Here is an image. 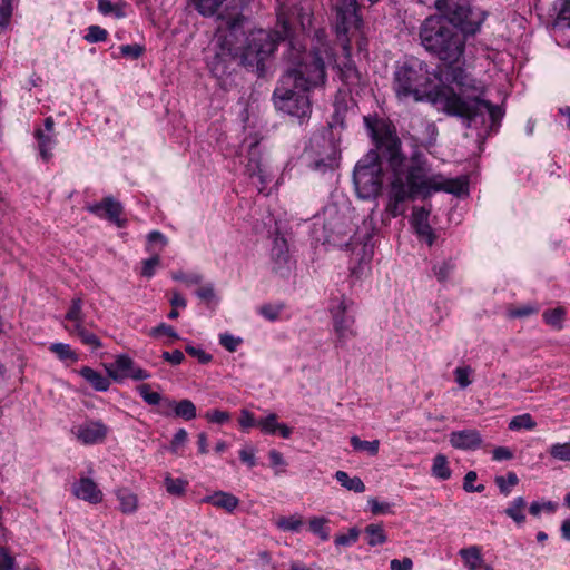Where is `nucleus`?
<instances>
[{"instance_id":"f257e3e1","label":"nucleus","mask_w":570,"mask_h":570,"mask_svg":"<svg viewBox=\"0 0 570 570\" xmlns=\"http://www.w3.org/2000/svg\"><path fill=\"white\" fill-rule=\"evenodd\" d=\"M376 148L386 160L390 177L385 213L395 218L406 212V203L416 195L424 197L435 191H446L460 195L466 189V181L461 178L446 179L441 174H434L429 164L420 157H413L411 164L401 153V140L390 129L372 130Z\"/></svg>"},{"instance_id":"f03ea898","label":"nucleus","mask_w":570,"mask_h":570,"mask_svg":"<svg viewBox=\"0 0 570 570\" xmlns=\"http://www.w3.org/2000/svg\"><path fill=\"white\" fill-rule=\"evenodd\" d=\"M420 39L429 52L446 65L445 80L455 85L464 99L476 100L478 112L489 117L490 129L497 128L503 116L501 107L482 99L484 86L461 66L464 60L465 35L455 30L442 17H429L420 28Z\"/></svg>"},{"instance_id":"7ed1b4c3","label":"nucleus","mask_w":570,"mask_h":570,"mask_svg":"<svg viewBox=\"0 0 570 570\" xmlns=\"http://www.w3.org/2000/svg\"><path fill=\"white\" fill-rule=\"evenodd\" d=\"M392 89L400 101H430L448 115L466 119L469 126L481 116L476 100L464 99L449 86L439 87L434 70L414 57L395 66Z\"/></svg>"},{"instance_id":"20e7f679","label":"nucleus","mask_w":570,"mask_h":570,"mask_svg":"<svg viewBox=\"0 0 570 570\" xmlns=\"http://www.w3.org/2000/svg\"><path fill=\"white\" fill-rule=\"evenodd\" d=\"M317 46L311 52H301L292 47L294 67L287 70L274 90V102L278 110L299 120L312 111L307 91L325 81V60L333 59L332 49L323 35L317 33Z\"/></svg>"},{"instance_id":"39448f33","label":"nucleus","mask_w":570,"mask_h":570,"mask_svg":"<svg viewBox=\"0 0 570 570\" xmlns=\"http://www.w3.org/2000/svg\"><path fill=\"white\" fill-rule=\"evenodd\" d=\"M278 20L283 24L282 36L279 32L263 29L254 30L246 36L243 28L244 18L239 14L223 20L217 29L223 55L226 52L239 59L243 66L259 69L264 60L276 49L278 40L289 35V27L283 12L278 13Z\"/></svg>"},{"instance_id":"423d86ee","label":"nucleus","mask_w":570,"mask_h":570,"mask_svg":"<svg viewBox=\"0 0 570 570\" xmlns=\"http://www.w3.org/2000/svg\"><path fill=\"white\" fill-rule=\"evenodd\" d=\"M383 176L390 183L391 173L381 150L368 151L355 166L353 181L362 199L376 197L382 187Z\"/></svg>"},{"instance_id":"0eeeda50","label":"nucleus","mask_w":570,"mask_h":570,"mask_svg":"<svg viewBox=\"0 0 570 570\" xmlns=\"http://www.w3.org/2000/svg\"><path fill=\"white\" fill-rule=\"evenodd\" d=\"M435 7L441 12L439 17L446 19L462 35H474L485 18L483 13L475 17L469 7L456 0H436Z\"/></svg>"},{"instance_id":"6e6552de","label":"nucleus","mask_w":570,"mask_h":570,"mask_svg":"<svg viewBox=\"0 0 570 570\" xmlns=\"http://www.w3.org/2000/svg\"><path fill=\"white\" fill-rule=\"evenodd\" d=\"M354 302L345 295L333 297L328 311L333 322L336 344L344 345L350 338L355 337L357 332L354 327Z\"/></svg>"},{"instance_id":"1a4fd4ad","label":"nucleus","mask_w":570,"mask_h":570,"mask_svg":"<svg viewBox=\"0 0 570 570\" xmlns=\"http://www.w3.org/2000/svg\"><path fill=\"white\" fill-rule=\"evenodd\" d=\"M321 219L324 233L323 242L341 245L353 233L350 217L335 204L327 205L323 209L322 217H318L317 220Z\"/></svg>"},{"instance_id":"9d476101","label":"nucleus","mask_w":570,"mask_h":570,"mask_svg":"<svg viewBox=\"0 0 570 570\" xmlns=\"http://www.w3.org/2000/svg\"><path fill=\"white\" fill-rule=\"evenodd\" d=\"M335 8V30L337 38L342 41L345 50H348L350 31H360L362 19L357 13L356 0H333Z\"/></svg>"},{"instance_id":"9b49d317","label":"nucleus","mask_w":570,"mask_h":570,"mask_svg":"<svg viewBox=\"0 0 570 570\" xmlns=\"http://www.w3.org/2000/svg\"><path fill=\"white\" fill-rule=\"evenodd\" d=\"M105 368L112 380L120 382L125 379L144 381L150 377V373L137 366L131 357L126 354L118 355L114 363L106 364Z\"/></svg>"},{"instance_id":"f8f14e48","label":"nucleus","mask_w":570,"mask_h":570,"mask_svg":"<svg viewBox=\"0 0 570 570\" xmlns=\"http://www.w3.org/2000/svg\"><path fill=\"white\" fill-rule=\"evenodd\" d=\"M246 173L252 178L258 179V190L263 191L266 185L272 180L273 175L267 164L262 161V155L258 144H252L248 150V163L246 164Z\"/></svg>"},{"instance_id":"ddd939ff","label":"nucleus","mask_w":570,"mask_h":570,"mask_svg":"<svg viewBox=\"0 0 570 570\" xmlns=\"http://www.w3.org/2000/svg\"><path fill=\"white\" fill-rule=\"evenodd\" d=\"M72 433L80 443L90 445L104 442L108 428L101 421H88L75 426Z\"/></svg>"},{"instance_id":"4468645a","label":"nucleus","mask_w":570,"mask_h":570,"mask_svg":"<svg viewBox=\"0 0 570 570\" xmlns=\"http://www.w3.org/2000/svg\"><path fill=\"white\" fill-rule=\"evenodd\" d=\"M35 137L38 141L41 158L48 161L51 158L52 149L57 144L55 122L51 117L45 119L43 128H38L35 131Z\"/></svg>"},{"instance_id":"2eb2a0df","label":"nucleus","mask_w":570,"mask_h":570,"mask_svg":"<svg viewBox=\"0 0 570 570\" xmlns=\"http://www.w3.org/2000/svg\"><path fill=\"white\" fill-rule=\"evenodd\" d=\"M72 494L80 500L91 504H97L102 501V491L98 488L97 483L90 478H80L72 484Z\"/></svg>"},{"instance_id":"dca6fc26","label":"nucleus","mask_w":570,"mask_h":570,"mask_svg":"<svg viewBox=\"0 0 570 570\" xmlns=\"http://www.w3.org/2000/svg\"><path fill=\"white\" fill-rule=\"evenodd\" d=\"M90 213L98 217L107 218L115 223L117 226H122L120 215L122 213V206L119 202H116L112 197H106L100 203L92 204L87 208Z\"/></svg>"},{"instance_id":"f3484780","label":"nucleus","mask_w":570,"mask_h":570,"mask_svg":"<svg viewBox=\"0 0 570 570\" xmlns=\"http://www.w3.org/2000/svg\"><path fill=\"white\" fill-rule=\"evenodd\" d=\"M159 413L164 416H169L174 413L176 416L181 417L186 421L194 420L197 416V410L195 404L190 400H181L176 402L174 400L166 399L163 402V409Z\"/></svg>"},{"instance_id":"a211bd4d","label":"nucleus","mask_w":570,"mask_h":570,"mask_svg":"<svg viewBox=\"0 0 570 570\" xmlns=\"http://www.w3.org/2000/svg\"><path fill=\"white\" fill-rule=\"evenodd\" d=\"M429 216L430 210L424 207H415L413 209L411 224L417 236L431 246L434 243L435 235L429 224Z\"/></svg>"},{"instance_id":"6ab92c4d","label":"nucleus","mask_w":570,"mask_h":570,"mask_svg":"<svg viewBox=\"0 0 570 570\" xmlns=\"http://www.w3.org/2000/svg\"><path fill=\"white\" fill-rule=\"evenodd\" d=\"M451 445L460 450H475L480 448L482 439L476 430H462L450 433Z\"/></svg>"},{"instance_id":"aec40b11","label":"nucleus","mask_w":570,"mask_h":570,"mask_svg":"<svg viewBox=\"0 0 570 570\" xmlns=\"http://www.w3.org/2000/svg\"><path fill=\"white\" fill-rule=\"evenodd\" d=\"M360 32H361V30L360 31H354V32L350 31L347 33L348 50L344 49V47L342 45V41L337 38V41L340 42V45H341V47H342V49L344 51L345 58L347 59V61L343 62V66H338L340 73H341V79H342V81H344L348 86L357 85L360 82V78H361L357 69L352 63V61L348 59L350 56H351V40H352V38H354Z\"/></svg>"},{"instance_id":"412c9836","label":"nucleus","mask_w":570,"mask_h":570,"mask_svg":"<svg viewBox=\"0 0 570 570\" xmlns=\"http://www.w3.org/2000/svg\"><path fill=\"white\" fill-rule=\"evenodd\" d=\"M203 503H208L217 509H222L228 513H233L239 505V499L225 491H215L202 499Z\"/></svg>"},{"instance_id":"4be33fe9","label":"nucleus","mask_w":570,"mask_h":570,"mask_svg":"<svg viewBox=\"0 0 570 570\" xmlns=\"http://www.w3.org/2000/svg\"><path fill=\"white\" fill-rule=\"evenodd\" d=\"M272 261L274 264V269L276 272H282L288 266L289 263V254H288V246L284 238H276L274 240L273 247H272Z\"/></svg>"},{"instance_id":"5701e85b","label":"nucleus","mask_w":570,"mask_h":570,"mask_svg":"<svg viewBox=\"0 0 570 570\" xmlns=\"http://www.w3.org/2000/svg\"><path fill=\"white\" fill-rule=\"evenodd\" d=\"M65 328L71 334L80 338V341L91 347L98 350L101 347V342L96 334L85 328L83 323L81 324H67Z\"/></svg>"},{"instance_id":"b1692460","label":"nucleus","mask_w":570,"mask_h":570,"mask_svg":"<svg viewBox=\"0 0 570 570\" xmlns=\"http://www.w3.org/2000/svg\"><path fill=\"white\" fill-rule=\"evenodd\" d=\"M79 374L96 390L105 392L110 386V380L89 366L79 370Z\"/></svg>"},{"instance_id":"393cba45","label":"nucleus","mask_w":570,"mask_h":570,"mask_svg":"<svg viewBox=\"0 0 570 570\" xmlns=\"http://www.w3.org/2000/svg\"><path fill=\"white\" fill-rule=\"evenodd\" d=\"M117 500L119 501V509L125 514H132L138 509V498L127 488H121L116 491Z\"/></svg>"},{"instance_id":"a878e982","label":"nucleus","mask_w":570,"mask_h":570,"mask_svg":"<svg viewBox=\"0 0 570 570\" xmlns=\"http://www.w3.org/2000/svg\"><path fill=\"white\" fill-rule=\"evenodd\" d=\"M459 554L469 570H479L483 567L484 560L480 547L471 546L469 548L461 549Z\"/></svg>"},{"instance_id":"bb28decb","label":"nucleus","mask_w":570,"mask_h":570,"mask_svg":"<svg viewBox=\"0 0 570 570\" xmlns=\"http://www.w3.org/2000/svg\"><path fill=\"white\" fill-rule=\"evenodd\" d=\"M525 499L523 497H517L509 503V505L504 510V513L509 518H511L518 525H521L525 522Z\"/></svg>"},{"instance_id":"cd10ccee","label":"nucleus","mask_w":570,"mask_h":570,"mask_svg":"<svg viewBox=\"0 0 570 570\" xmlns=\"http://www.w3.org/2000/svg\"><path fill=\"white\" fill-rule=\"evenodd\" d=\"M373 246L368 244H364L361 247V253H356L355 255H360V264L356 267L351 268V273L356 278H361L368 269H370V263L373 258Z\"/></svg>"},{"instance_id":"c85d7f7f","label":"nucleus","mask_w":570,"mask_h":570,"mask_svg":"<svg viewBox=\"0 0 570 570\" xmlns=\"http://www.w3.org/2000/svg\"><path fill=\"white\" fill-rule=\"evenodd\" d=\"M364 534L366 542L371 547L383 544L387 541L386 533L382 524L371 523L365 527Z\"/></svg>"},{"instance_id":"c756f323","label":"nucleus","mask_w":570,"mask_h":570,"mask_svg":"<svg viewBox=\"0 0 570 570\" xmlns=\"http://www.w3.org/2000/svg\"><path fill=\"white\" fill-rule=\"evenodd\" d=\"M336 481L350 491L362 493L365 491V484L358 476L351 478L345 471H337L335 473Z\"/></svg>"},{"instance_id":"7c9ffc66","label":"nucleus","mask_w":570,"mask_h":570,"mask_svg":"<svg viewBox=\"0 0 570 570\" xmlns=\"http://www.w3.org/2000/svg\"><path fill=\"white\" fill-rule=\"evenodd\" d=\"M196 296L206 303L208 307H216L219 303V296L216 294L213 283H207L200 286L196 292Z\"/></svg>"},{"instance_id":"2f4dec72","label":"nucleus","mask_w":570,"mask_h":570,"mask_svg":"<svg viewBox=\"0 0 570 570\" xmlns=\"http://www.w3.org/2000/svg\"><path fill=\"white\" fill-rule=\"evenodd\" d=\"M432 474L433 476L448 480L451 478V469L449 468L448 459L443 454H436L433 459L432 464Z\"/></svg>"},{"instance_id":"473e14b6","label":"nucleus","mask_w":570,"mask_h":570,"mask_svg":"<svg viewBox=\"0 0 570 570\" xmlns=\"http://www.w3.org/2000/svg\"><path fill=\"white\" fill-rule=\"evenodd\" d=\"M168 244L167 237L158 230H153L147 235L146 250L150 254L161 252Z\"/></svg>"},{"instance_id":"72a5a7b5","label":"nucleus","mask_w":570,"mask_h":570,"mask_svg":"<svg viewBox=\"0 0 570 570\" xmlns=\"http://www.w3.org/2000/svg\"><path fill=\"white\" fill-rule=\"evenodd\" d=\"M226 0H191L195 9L204 17L214 16Z\"/></svg>"},{"instance_id":"f704fd0d","label":"nucleus","mask_w":570,"mask_h":570,"mask_svg":"<svg viewBox=\"0 0 570 570\" xmlns=\"http://www.w3.org/2000/svg\"><path fill=\"white\" fill-rule=\"evenodd\" d=\"M350 442L355 451L367 452L370 455H373V456L379 453V449H380L379 440L363 441L358 436L353 435L351 438Z\"/></svg>"},{"instance_id":"c9c22d12","label":"nucleus","mask_w":570,"mask_h":570,"mask_svg":"<svg viewBox=\"0 0 570 570\" xmlns=\"http://www.w3.org/2000/svg\"><path fill=\"white\" fill-rule=\"evenodd\" d=\"M537 422L529 413L517 415L509 422V429L512 431L533 430Z\"/></svg>"},{"instance_id":"e433bc0d","label":"nucleus","mask_w":570,"mask_h":570,"mask_svg":"<svg viewBox=\"0 0 570 570\" xmlns=\"http://www.w3.org/2000/svg\"><path fill=\"white\" fill-rule=\"evenodd\" d=\"M275 524L283 531L298 532L303 525V519L299 515L281 517Z\"/></svg>"},{"instance_id":"4c0bfd02","label":"nucleus","mask_w":570,"mask_h":570,"mask_svg":"<svg viewBox=\"0 0 570 570\" xmlns=\"http://www.w3.org/2000/svg\"><path fill=\"white\" fill-rule=\"evenodd\" d=\"M137 391L142 400L149 405H160L163 409L164 399L158 392H153L149 384H140L137 386Z\"/></svg>"},{"instance_id":"58836bf2","label":"nucleus","mask_w":570,"mask_h":570,"mask_svg":"<svg viewBox=\"0 0 570 570\" xmlns=\"http://www.w3.org/2000/svg\"><path fill=\"white\" fill-rule=\"evenodd\" d=\"M49 351L56 354L61 361L77 362L78 355L71 350L69 344L65 343H52L49 346Z\"/></svg>"},{"instance_id":"ea45409f","label":"nucleus","mask_w":570,"mask_h":570,"mask_svg":"<svg viewBox=\"0 0 570 570\" xmlns=\"http://www.w3.org/2000/svg\"><path fill=\"white\" fill-rule=\"evenodd\" d=\"M164 484L169 494L180 497L186 492L188 482L184 479H174L167 474L164 479Z\"/></svg>"},{"instance_id":"a19ab883","label":"nucleus","mask_w":570,"mask_h":570,"mask_svg":"<svg viewBox=\"0 0 570 570\" xmlns=\"http://www.w3.org/2000/svg\"><path fill=\"white\" fill-rule=\"evenodd\" d=\"M149 336H151L154 338H159L161 336H166L168 338L167 343H171L176 340H179V335L175 331V328L171 325H168L166 323H160L158 326L153 327L149 331Z\"/></svg>"},{"instance_id":"79ce46f5","label":"nucleus","mask_w":570,"mask_h":570,"mask_svg":"<svg viewBox=\"0 0 570 570\" xmlns=\"http://www.w3.org/2000/svg\"><path fill=\"white\" fill-rule=\"evenodd\" d=\"M98 9L102 14H112L116 18L126 17L125 6L121 3H112L110 0H99Z\"/></svg>"},{"instance_id":"37998d69","label":"nucleus","mask_w":570,"mask_h":570,"mask_svg":"<svg viewBox=\"0 0 570 570\" xmlns=\"http://www.w3.org/2000/svg\"><path fill=\"white\" fill-rule=\"evenodd\" d=\"M494 481L500 492L504 495H509L512 488L519 483V478L514 472H509L505 476H497Z\"/></svg>"},{"instance_id":"c03bdc74","label":"nucleus","mask_w":570,"mask_h":570,"mask_svg":"<svg viewBox=\"0 0 570 570\" xmlns=\"http://www.w3.org/2000/svg\"><path fill=\"white\" fill-rule=\"evenodd\" d=\"M66 320L70 324L83 323L82 301L80 298L72 299V304L66 314Z\"/></svg>"},{"instance_id":"a18cd8bd","label":"nucleus","mask_w":570,"mask_h":570,"mask_svg":"<svg viewBox=\"0 0 570 570\" xmlns=\"http://www.w3.org/2000/svg\"><path fill=\"white\" fill-rule=\"evenodd\" d=\"M328 520L324 517H315L309 521V530L318 535L323 541L328 540V531L326 529Z\"/></svg>"},{"instance_id":"49530a36","label":"nucleus","mask_w":570,"mask_h":570,"mask_svg":"<svg viewBox=\"0 0 570 570\" xmlns=\"http://www.w3.org/2000/svg\"><path fill=\"white\" fill-rule=\"evenodd\" d=\"M278 424L275 413H269L267 416L257 420V428H259L264 434H275Z\"/></svg>"},{"instance_id":"de8ad7c7","label":"nucleus","mask_w":570,"mask_h":570,"mask_svg":"<svg viewBox=\"0 0 570 570\" xmlns=\"http://www.w3.org/2000/svg\"><path fill=\"white\" fill-rule=\"evenodd\" d=\"M473 374V370L469 365L458 366L454 370L455 382L459 384L461 389L468 387L472 383L471 375Z\"/></svg>"},{"instance_id":"09e8293b","label":"nucleus","mask_w":570,"mask_h":570,"mask_svg":"<svg viewBox=\"0 0 570 570\" xmlns=\"http://www.w3.org/2000/svg\"><path fill=\"white\" fill-rule=\"evenodd\" d=\"M543 318L546 323L551 325L552 327L561 328L564 318V309L558 307L554 309L546 311L543 313Z\"/></svg>"},{"instance_id":"8fccbe9b","label":"nucleus","mask_w":570,"mask_h":570,"mask_svg":"<svg viewBox=\"0 0 570 570\" xmlns=\"http://www.w3.org/2000/svg\"><path fill=\"white\" fill-rule=\"evenodd\" d=\"M160 264V257L157 252L151 254V256L142 262V268H141V276L146 278H151L155 273L156 268Z\"/></svg>"},{"instance_id":"3c124183","label":"nucleus","mask_w":570,"mask_h":570,"mask_svg":"<svg viewBox=\"0 0 570 570\" xmlns=\"http://www.w3.org/2000/svg\"><path fill=\"white\" fill-rule=\"evenodd\" d=\"M549 453L560 461H570V442L554 443L550 446Z\"/></svg>"},{"instance_id":"603ef678","label":"nucleus","mask_w":570,"mask_h":570,"mask_svg":"<svg viewBox=\"0 0 570 570\" xmlns=\"http://www.w3.org/2000/svg\"><path fill=\"white\" fill-rule=\"evenodd\" d=\"M556 8L558 10V23L570 28V0H558Z\"/></svg>"},{"instance_id":"864d4df0","label":"nucleus","mask_w":570,"mask_h":570,"mask_svg":"<svg viewBox=\"0 0 570 570\" xmlns=\"http://www.w3.org/2000/svg\"><path fill=\"white\" fill-rule=\"evenodd\" d=\"M12 16V0H0V32L4 30Z\"/></svg>"},{"instance_id":"5fc2aeb1","label":"nucleus","mask_w":570,"mask_h":570,"mask_svg":"<svg viewBox=\"0 0 570 570\" xmlns=\"http://www.w3.org/2000/svg\"><path fill=\"white\" fill-rule=\"evenodd\" d=\"M108 32L99 26H90L85 36V40L95 43L107 39Z\"/></svg>"},{"instance_id":"6e6d98bb","label":"nucleus","mask_w":570,"mask_h":570,"mask_svg":"<svg viewBox=\"0 0 570 570\" xmlns=\"http://www.w3.org/2000/svg\"><path fill=\"white\" fill-rule=\"evenodd\" d=\"M556 509L557 504L552 501H534L529 507L530 513L534 517H538L542 511L553 513Z\"/></svg>"},{"instance_id":"4d7b16f0","label":"nucleus","mask_w":570,"mask_h":570,"mask_svg":"<svg viewBox=\"0 0 570 570\" xmlns=\"http://www.w3.org/2000/svg\"><path fill=\"white\" fill-rule=\"evenodd\" d=\"M173 279L185 283L187 286L198 285L203 281V276L197 273L186 274L181 271L175 272L171 275Z\"/></svg>"},{"instance_id":"13d9d810","label":"nucleus","mask_w":570,"mask_h":570,"mask_svg":"<svg viewBox=\"0 0 570 570\" xmlns=\"http://www.w3.org/2000/svg\"><path fill=\"white\" fill-rule=\"evenodd\" d=\"M0 570H17L14 558L7 548L0 546Z\"/></svg>"},{"instance_id":"bf43d9fd","label":"nucleus","mask_w":570,"mask_h":570,"mask_svg":"<svg viewBox=\"0 0 570 570\" xmlns=\"http://www.w3.org/2000/svg\"><path fill=\"white\" fill-rule=\"evenodd\" d=\"M205 419L212 423L225 424L229 421L230 414L226 411L212 410L205 413Z\"/></svg>"},{"instance_id":"052dcab7","label":"nucleus","mask_w":570,"mask_h":570,"mask_svg":"<svg viewBox=\"0 0 570 570\" xmlns=\"http://www.w3.org/2000/svg\"><path fill=\"white\" fill-rule=\"evenodd\" d=\"M219 343L227 351L235 352L237 350V347L240 345L242 340L239 337H235L232 334L224 333V334L219 335Z\"/></svg>"},{"instance_id":"680f3d73","label":"nucleus","mask_w":570,"mask_h":570,"mask_svg":"<svg viewBox=\"0 0 570 570\" xmlns=\"http://www.w3.org/2000/svg\"><path fill=\"white\" fill-rule=\"evenodd\" d=\"M188 439V433L185 429H179L170 443V451L173 453H178V451L185 445L186 441Z\"/></svg>"},{"instance_id":"e2e57ef3","label":"nucleus","mask_w":570,"mask_h":570,"mask_svg":"<svg viewBox=\"0 0 570 570\" xmlns=\"http://www.w3.org/2000/svg\"><path fill=\"white\" fill-rule=\"evenodd\" d=\"M367 504L373 514H386L391 512V504L387 502H380L376 498H370Z\"/></svg>"},{"instance_id":"0e129e2a","label":"nucleus","mask_w":570,"mask_h":570,"mask_svg":"<svg viewBox=\"0 0 570 570\" xmlns=\"http://www.w3.org/2000/svg\"><path fill=\"white\" fill-rule=\"evenodd\" d=\"M478 479V474L474 471H469L464 476L463 489L466 492H482L484 491V485L479 484L478 487L473 485V482Z\"/></svg>"},{"instance_id":"69168bd1","label":"nucleus","mask_w":570,"mask_h":570,"mask_svg":"<svg viewBox=\"0 0 570 570\" xmlns=\"http://www.w3.org/2000/svg\"><path fill=\"white\" fill-rule=\"evenodd\" d=\"M120 52L124 57H129L132 59L139 58L144 48L140 45L134 43V45H125L120 47Z\"/></svg>"},{"instance_id":"338daca9","label":"nucleus","mask_w":570,"mask_h":570,"mask_svg":"<svg viewBox=\"0 0 570 570\" xmlns=\"http://www.w3.org/2000/svg\"><path fill=\"white\" fill-rule=\"evenodd\" d=\"M238 422L239 425L245 430L257 426V421L255 420L254 414L247 410L240 411Z\"/></svg>"},{"instance_id":"774afa93","label":"nucleus","mask_w":570,"mask_h":570,"mask_svg":"<svg viewBox=\"0 0 570 570\" xmlns=\"http://www.w3.org/2000/svg\"><path fill=\"white\" fill-rule=\"evenodd\" d=\"M413 561L409 557H404L402 560L393 559L390 562L391 570H412Z\"/></svg>"}]
</instances>
